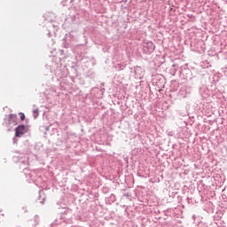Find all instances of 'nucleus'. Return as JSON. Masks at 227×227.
I'll return each instance as SVG.
<instances>
[{"instance_id":"nucleus-2","label":"nucleus","mask_w":227,"mask_h":227,"mask_svg":"<svg viewBox=\"0 0 227 227\" xmlns=\"http://www.w3.org/2000/svg\"><path fill=\"white\" fill-rule=\"evenodd\" d=\"M19 115H20L21 121H24V120H26V115L23 113H20Z\"/></svg>"},{"instance_id":"nucleus-3","label":"nucleus","mask_w":227,"mask_h":227,"mask_svg":"<svg viewBox=\"0 0 227 227\" xmlns=\"http://www.w3.org/2000/svg\"><path fill=\"white\" fill-rule=\"evenodd\" d=\"M34 118H38V109L33 111Z\"/></svg>"},{"instance_id":"nucleus-4","label":"nucleus","mask_w":227,"mask_h":227,"mask_svg":"<svg viewBox=\"0 0 227 227\" xmlns=\"http://www.w3.org/2000/svg\"><path fill=\"white\" fill-rule=\"evenodd\" d=\"M3 212L2 210H0V221L3 219V217H4V214L1 213Z\"/></svg>"},{"instance_id":"nucleus-5","label":"nucleus","mask_w":227,"mask_h":227,"mask_svg":"<svg viewBox=\"0 0 227 227\" xmlns=\"http://www.w3.org/2000/svg\"><path fill=\"white\" fill-rule=\"evenodd\" d=\"M10 118H12V120H13V119H16V118H17V115L11 114V115H10Z\"/></svg>"},{"instance_id":"nucleus-1","label":"nucleus","mask_w":227,"mask_h":227,"mask_svg":"<svg viewBox=\"0 0 227 227\" xmlns=\"http://www.w3.org/2000/svg\"><path fill=\"white\" fill-rule=\"evenodd\" d=\"M26 132H27V126L20 125L15 129V136L16 137H22Z\"/></svg>"}]
</instances>
